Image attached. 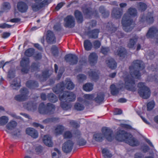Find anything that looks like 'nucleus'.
Masks as SVG:
<instances>
[{"mask_svg":"<svg viewBox=\"0 0 158 158\" xmlns=\"http://www.w3.org/2000/svg\"><path fill=\"white\" fill-rule=\"evenodd\" d=\"M48 70H46L43 72L41 77L44 78L43 79L44 80L50 76L48 74Z\"/></svg>","mask_w":158,"mask_h":158,"instance_id":"864d4df0","label":"nucleus"},{"mask_svg":"<svg viewBox=\"0 0 158 158\" xmlns=\"http://www.w3.org/2000/svg\"><path fill=\"white\" fill-rule=\"evenodd\" d=\"M3 6V9L5 10L9 9L10 7V4L7 2L4 3Z\"/></svg>","mask_w":158,"mask_h":158,"instance_id":"13d9d810","label":"nucleus"},{"mask_svg":"<svg viewBox=\"0 0 158 158\" xmlns=\"http://www.w3.org/2000/svg\"><path fill=\"white\" fill-rule=\"evenodd\" d=\"M106 62L107 66L111 69H114L117 67V63L112 58H108L106 60Z\"/></svg>","mask_w":158,"mask_h":158,"instance_id":"aec40b11","label":"nucleus"},{"mask_svg":"<svg viewBox=\"0 0 158 158\" xmlns=\"http://www.w3.org/2000/svg\"><path fill=\"white\" fill-rule=\"evenodd\" d=\"M147 8V5L143 3H140L139 7V9L141 11H144Z\"/></svg>","mask_w":158,"mask_h":158,"instance_id":"de8ad7c7","label":"nucleus"},{"mask_svg":"<svg viewBox=\"0 0 158 158\" xmlns=\"http://www.w3.org/2000/svg\"><path fill=\"white\" fill-rule=\"evenodd\" d=\"M29 59L28 58L24 57L23 58L20 62L21 66L22 67V71L24 73H27L29 69Z\"/></svg>","mask_w":158,"mask_h":158,"instance_id":"9b49d317","label":"nucleus"},{"mask_svg":"<svg viewBox=\"0 0 158 158\" xmlns=\"http://www.w3.org/2000/svg\"><path fill=\"white\" fill-rule=\"evenodd\" d=\"M11 27V25L7 24L6 23L0 25V28H9Z\"/></svg>","mask_w":158,"mask_h":158,"instance_id":"680f3d73","label":"nucleus"},{"mask_svg":"<svg viewBox=\"0 0 158 158\" xmlns=\"http://www.w3.org/2000/svg\"><path fill=\"white\" fill-rule=\"evenodd\" d=\"M75 109L77 110H81L84 109L83 105L78 103H76L74 106Z\"/></svg>","mask_w":158,"mask_h":158,"instance_id":"37998d69","label":"nucleus"},{"mask_svg":"<svg viewBox=\"0 0 158 158\" xmlns=\"http://www.w3.org/2000/svg\"><path fill=\"white\" fill-rule=\"evenodd\" d=\"M154 105L155 103L154 101H151L148 102L147 105V110H151L154 108Z\"/></svg>","mask_w":158,"mask_h":158,"instance_id":"49530a36","label":"nucleus"},{"mask_svg":"<svg viewBox=\"0 0 158 158\" xmlns=\"http://www.w3.org/2000/svg\"><path fill=\"white\" fill-rule=\"evenodd\" d=\"M64 26L65 27L71 28L74 27L75 26V19L72 16L69 15L67 16L64 18Z\"/></svg>","mask_w":158,"mask_h":158,"instance_id":"6e6552de","label":"nucleus"},{"mask_svg":"<svg viewBox=\"0 0 158 158\" xmlns=\"http://www.w3.org/2000/svg\"><path fill=\"white\" fill-rule=\"evenodd\" d=\"M55 37L53 32L51 31H48L46 40H55Z\"/></svg>","mask_w":158,"mask_h":158,"instance_id":"ea45409f","label":"nucleus"},{"mask_svg":"<svg viewBox=\"0 0 158 158\" xmlns=\"http://www.w3.org/2000/svg\"><path fill=\"white\" fill-rule=\"evenodd\" d=\"M20 92L21 94L16 96L15 97V99L19 101H22L25 100L27 98L28 93L27 90L26 88H24L21 89Z\"/></svg>","mask_w":158,"mask_h":158,"instance_id":"f8f14e48","label":"nucleus"},{"mask_svg":"<svg viewBox=\"0 0 158 158\" xmlns=\"http://www.w3.org/2000/svg\"><path fill=\"white\" fill-rule=\"evenodd\" d=\"M158 31L156 27L150 28L146 34L147 39H152L156 35H157Z\"/></svg>","mask_w":158,"mask_h":158,"instance_id":"6ab92c4d","label":"nucleus"},{"mask_svg":"<svg viewBox=\"0 0 158 158\" xmlns=\"http://www.w3.org/2000/svg\"><path fill=\"white\" fill-rule=\"evenodd\" d=\"M111 93L113 95H116L119 93L120 89L117 87L114 84L111 85L110 86Z\"/></svg>","mask_w":158,"mask_h":158,"instance_id":"473e14b6","label":"nucleus"},{"mask_svg":"<svg viewBox=\"0 0 158 158\" xmlns=\"http://www.w3.org/2000/svg\"><path fill=\"white\" fill-rule=\"evenodd\" d=\"M102 131L106 139L109 141H111L114 139L113 131L110 129L104 127L102 129Z\"/></svg>","mask_w":158,"mask_h":158,"instance_id":"1a4fd4ad","label":"nucleus"},{"mask_svg":"<svg viewBox=\"0 0 158 158\" xmlns=\"http://www.w3.org/2000/svg\"><path fill=\"white\" fill-rule=\"evenodd\" d=\"M65 84L62 82L58 84L57 86L53 88L54 92L56 94L61 92L65 87L68 89H72L74 87V85L70 79H67L65 80Z\"/></svg>","mask_w":158,"mask_h":158,"instance_id":"7ed1b4c3","label":"nucleus"},{"mask_svg":"<svg viewBox=\"0 0 158 158\" xmlns=\"http://www.w3.org/2000/svg\"><path fill=\"white\" fill-rule=\"evenodd\" d=\"M27 86L31 88H34L35 87H38L37 83L34 81H28L26 83Z\"/></svg>","mask_w":158,"mask_h":158,"instance_id":"58836bf2","label":"nucleus"},{"mask_svg":"<svg viewBox=\"0 0 158 158\" xmlns=\"http://www.w3.org/2000/svg\"><path fill=\"white\" fill-rule=\"evenodd\" d=\"M110 51L108 48H102L101 49V52L104 55H106Z\"/></svg>","mask_w":158,"mask_h":158,"instance_id":"5fc2aeb1","label":"nucleus"},{"mask_svg":"<svg viewBox=\"0 0 158 158\" xmlns=\"http://www.w3.org/2000/svg\"><path fill=\"white\" fill-rule=\"evenodd\" d=\"M74 15L78 23H81L83 21V17L81 12L78 10L74 12Z\"/></svg>","mask_w":158,"mask_h":158,"instance_id":"b1692460","label":"nucleus"},{"mask_svg":"<svg viewBox=\"0 0 158 158\" xmlns=\"http://www.w3.org/2000/svg\"><path fill=\"white\" fill-rule=\"evenodd\" d=\"M116 133L115 139L116 140L121 142H126L128 137H131V134L128 133L124 130L118 129Z\"/></svg>","mask_w":158,"mask_h":158,"instance_id":"0eeeda50","label":"nucleus"},{"mask_svg":"<svg viewBox=\"0 0 158 158\" xmlns=\"http://www.w3.org/2000/svg\"><path fill=\"white\" fill-rule=\"evenodd\" d=\"M34 52V50L33 49L30 48L25 51L24 54L27 56H31L32 55Z\"/></svg>","mask_w":158,"mask_h":158,"instance_id":"79ce46f5","label":"nucleus"},{"mask_svg":"<svg viewBox=\"0 0 158 158\" xmlns=\"http://www.w3.org/2000/svg\"><path fill=\"white\" fill-rule=\"evenodd\" d=\"M9 121L8 118L5 116H3L0 117V126H4Z\"/></svg>","mask_w":158,"mask_h":158,"instance_id":"e433bc0d","label":"nucleus"},{"mask_svg":"<svg viewBox=\"0 0 158 158\" xmlns=\"http://www.w3.org/2000/svg\"><path fill=\"white\" fill-rule=\"evenodd\" d=\"M93 88V85L90 83H87L84 85L83 86V89L88 92L91 91Z\"/></svg>","mask_w":158,"mask_h":158,"instance_id":"4c0bfd02","label":"nucleus"},{"mask_svg":"<svg viewBox=\"0 0 158 158\" xmlns=\"http://www.w3.org/2000/svg\"><path fill=\"white\" fill-rule=\"evenodd\" d=\"M123 14V10L118 7L114 8L112 10L111 15L112 17L116 19L121 18Z\"/></svg>","mask_w":158,"mask_h":158,"instance_id":"2eb2a0df","label":"nucleus"},{"mask_svg":"<svg viewBox=\"0 0 158 158\" xmlns=\"http://www.w3.org/2000/svg\"><path fill=\"white\" fill-rule=\"evenodd\" d=\"M136 43V42L134 40H130L127 44V47L130 48L134 49L135 48V45Z\"/></svg>","mask_w":158,"mask_h":158,"instance_id":"c03bdc74","label":"nucleus"},{"mask_svg":"<svg viewBox=\"0 0 158 158\" xmlns=\"http://www.w3.org/2000/svg\"><path fill=\"white\" fill-rule=\"evenodd\" d=\"M64 130V127L61 125H59L55 128V132L56 135L61 134Z\"/></svg>","mask_w":158,"mask_h":158,"instance_id":"c9c22d12","label":"nucleus"},{"mask_svg":"<svg viewBox=\"0 0 158 158\" xmlns=\"http://www.w3.org/2000/svg\"><path fill=\"white\" fill-rule=\"evenodd\" d=\"M114 53L115 55L118 56L121 58L123 59L127 55V52L126 49L122 47L118 48Z\"/></svg>","mask_w":158,"mask_h":158,"instance_id":"a211bd4d","label":"nucleus"},{"mask_svg":"<svg viewBox=\"0 0 158 158\" xmlns=\"http://www.w3.org/2000/svg\"><path fill=\"white\" fill-rule=\"evenodd\" d=\"M23 106L28 110L34 111L36 109L37 106L31 103L24 104Z\"/></svg>","mask_w":158,"mask_h":158,"instance_id":"f704fd0d","label":"nucleus"},{"mask_svg":"<svg viewBox=\"0 0 158 158\" xmlns=\"http://www.w3.org/2000/svg\"><path fill=\"white\" fill-rule=\"evenodd\" d=\"M98 29H94L89 32L88 35L90 38L96 39L98 37Z\"/></svg>","mask_w":158,"mask_h":158,"instance_id":"c756f323","label":"nucleus"},{"mask_svg":"<svg viewBox=\"0 0 158 158\" xmlns=\"http://www.w3.org/2000/svg\"><path fill=\"white\" fill-rule=\"evenodd\" d=\"M103 26L102 29L110 34L114 33L117 30V27H116L114 24L111 22L104 24Z\"/></svg>","mask_w":158,"mask_h":158,"instance_id":"ddd939ff","label":"nucleus"},{"mask_svg":"<svg viewBox=\"0 0 158 158\" xmlns=\"http://www.w3.org/2000/svg\"><path fill=\"white\" fill-rule=\"evenodd\" d=\"M64 4V3L63 2H61L58 3L55 7V9L58 10H59Z\"/></svg>","mask_w":158,"mask_h":158,"instance_id":"e2e57ef3","label":"nucleus"},{"mask_svg":"<svg viewBox=\"0 0 158 158\" xmlns=\"http://www.w3.org/2000/svg\"><path fill=\"white\" fill-rule=\"evenodd\" d=\"M84 46L85 50L87 51L91 50L92 47V44L89 40H85Z\"/></svg>","mask_w":158,"mask_h":158,"instance_id":"72a5a7b5","label":"nucleus"},{"mask_svg":"<svg viewBox=\"0 0 158 158\" xmlns=\"http://www.w3.org/2000/svg\"><path fill=\"white\" fill-rule=\"evenodd\" d=\"M84 97V98L86 100H92L94 98H95L94 100L97 102H98L99 101V96L98 94L96 95L95 94H85Z\"/></svg>","mask_w":158,"mask_h":158,"instance_id":"bb28decb","label":"nucleus"},{"mask_svg":"<svg viewBox=\"0 0 158 158\" xmlns=\"http://www.w3.org/2000/svg\"><path fill=\"white\" fill-rule=\"evenodd\" d=\"M27 134L30 135L33 138H36L38 136V133L35 129L31 128H28L26 129Z\"/></svg>","mask_w":158,"mask_h":158,"instance_id":"5701e85b","label":"nucleus"},{"mask_svg":"<svg viewBox=\"0 0 158 158\" xmlns=\"http://www.w3.org/2000/svg\"><path fill=\"white\" fill-rule=\"evenodd\" d=\"M51 51L54 55H56L58 54V50L57 47L56 46H53L51 49Z\"/></svg>","mask_w":158,"mask_h":158,"instance_id":"6e6d98bb","label":"nucleus"},{"mask_svg":"<svg viewBox=\"0 0 158 158\" xmlns=\"http://www.w3.org/2000/svg\"><path fill=\"white\" fill-rule=\"evenodd\" d=\"M98 56L95 52L90 53L88 57L89 61L91 64H94L97 62Z\"/></svg>","mask_w":158,"mask_h":158,"instance_id":"a878e982","label":"nucleus"},{"mask_svg":"<svg viewBox=\"0 0 158 158\" xmlns=\"http://www.w3.org/2000/svg\"><path fill=\"white\" fill-rule=\"evenodd\" d=\"M72 136V134L69 131H66L65 132L64 135V138H70Z\"/></svg>","mask_w":158,"mask_h":158,"instance_id":"603ef678","label":"nucleus"},{"mask_svg":"<svg viewBox=\"0 0 158 158\" xmlns=\"http://www.w3.org/2000/svg\"><path fill=\"white\" fill-rule=\"evenodd\" d=\"M83 11L84 14L90 16L92 14L91 9L90 8L84 9Z\"/></svg>","mask_w":158,"mask_h":158,"instance_id":"a18cd8bd","label":"nucleus"},{"mask_svg":"<svg viewBox=\"0 0 158 158\" xmlns=\"http://www.w3.org/2000/svg\"><path fill=\"white\" fill-rule=\"evenodd\" d=\"M64 58L66 62H69L71 65L76 64L78 61L77 56L76 55L72 54L66 55L65 56Z\"/></svg>","mask_w":158,"mask_h":158,"instance_id":"9d476101","label":"nucleus"},{"mask_svg":"<svg viewBox=\"0 0 158 158\" xmlns=\"http://www.w3.org/2000/svg\"><path fill=\"white\" fill-rule=\"evenodd\" d=\"M17 7L18 10L21 12H25L28 9L27 5L25 2H22L18 3Z\"/></svg>","mask_w":158,"mask_h":158,"instance_id":"4be33fe9","label":"nucleus"},{"mask_svg":"<svg viewBox=\"0 0 158 158\" xmlns=\"http://www.w3.org/2000/svg\"><path fill=\"white\" fill-rule=\"evenodd\" d=\"M70 125L75 128L78 127H79V124L73 120H71L70 122Z\"/></svg>","mask_w":158,"mask_h":158,"instance_id":"4d7b16f0","label":"nucleus"},{"mask_svg":"<svg viewBox=\"0 0 158 158\" xmlns=\"http://www.w3.org/2000/svg\"><path fill=\"white\" fill-rule=\"evenodd\" d=\"M43 141L46 146L49 147H52L53 146L51 137L48 135H46L44 136Z\"/></svg>","mask_w":158,"mask_h":158,"instance_id":"393cba45","label":"nucleus"},{"mask_svg":"<svg viewBox=\"0 0 158 158\" xmlns=\"http://www.w3.org/2000/svg\"><path fill=\"white\" fill-rule=\"evenodd\" d=\"M114 112L115 115L120 114L122 113V110L120 109H115Z\"/></svg>","mask_w":158,"mask_h":158,"instance_id":"bf43d9fd","label":"nucleus"},{"mask_svg":"<svg viewBox=\"0 0 158 158\" xmlns=\"http://www.w3.org/2000/svg\"><path fill=\"white\" fill-rule=\"evenodd\" d=\"M73 145V143L70 140H69L65 142L63 144L62 149L65 153H69L71 151Z\"/></svg>","mask_w":158,"mask_h":158,"instance_id":"dca6fc26","label":"nucleus"},{"mask_svg":"<svg viewBox=\"0 0 158 158\" xmlns=\"http://www.w3.org/2000/svg\"><path fill=\"white\" fill-rule=\"evenodd\" d=\"M86 143V141L84 139H81L79 142V144L80 146L85 145Z\"/></svg>","mask_w":158,"mask_h":158,"instance_id":"338daca9","label":"nucleus"},{"mask_svg":"<svg viewBox=\"0 0 158 158\" xmlns=\"http://www.w3.org/2000/svg\"><path fill=\"white\" fill-rule=\"evenodd\" d=\"M49 100L53 102H55L57 100V97L53 94L51 93L48 95Z\"/></svg>","mask_w":158,"mask_h":158,"instance_id":"a19ab883","label":"nucleus"},{"mask_svg":"<svg viewBox=\"0 0 158 158\" xmlns=\"http://www.w3.org/2000/svg\"><path fill=\"white\" fill-rule=\"evenodd\" d=\"M31 5V7L32 10L34 11H37L42 7H44L45 5L48 4V2L47 0H44L40 3H37V2Z\"/></svg>","mask_w":158,"mask_h":158,"instance_id":"4468645a","label":"nucleus"},{"mask_svg":"<svg viewBox=\"0 0 158 158\" xmlns=\"http://www.w3.org/2000/svg\"><path fill=\"white\" fill-rule=\"evenodd\" d=\"M125 143L132 146H137L139 144V141L133 137L131 135V137L127 138Z\"/></svg>","mask_w":158,"mask_h":158,"instance_id":"412c9836","label":"nucleus"},{"mask_svg":"<svg viewBox=\"0 0 158 158\" xmlns=\"http://www.w3.org/2000/svg\"><path fill=\"white\" fill-rule=\"evenodd\" d=\"M20 86V81L19 78L15 79L10 82V86L13 89H17Z\"/></svg>","mask_w":158,"mask_h":158,"instance_id":"cd10ccee","label":"nucleus"},{"mask_svg":"<svg viewBox=\"0 0 158 158\" xmlns=\"http://www.w3.org/2000/svg\"><path fill=\"white\" fill-rule=\"evenodd\" d=\"M99 141V133L98 132H95L93 135V142L94 143L95 141L98 142Z\"/></svg>","mask_w":158,"mask_h":158,"instance_id":"09e8293b","label":"nucleus"},{"mask_svg":"<svg viewBox=\"0 0 158 158\" xmlns=\"http://www.w3.org/2000/svg\"><path fill=\"white\" fill-rule=\"evenodd\" d=\"M116 35L118 37V39L123 38L124 36V34L121 31H118L116 34Z\"/></svg>","mask_w":158,"mask_h":158,"instance_id":"0e129e2a","label":"nucleus"},{"mask_svg":"<svg viewBox=\"0 0 158 158\" xmlns=\"http://www.w3.org/2000/svg\"><path fill=\"white\" fill-rule=\"evenodd\" d=\"M58 119L55 118H48L44 120L43 122L44 123H48L56 121Z\"/></svg>","mask_w":158,"mask_h":158,"instance_id":"8fccbe9b","label":"nucleus"},{"mask_svg":"<svg viewBox=\"0 0 158 158\" xmlns=\"http://www.w3.org/2000/svg\"><path fill=\"white\" fill-rule=\"evenodd\" d=\"M140 21L142 22H146L148 24L152 23L154 21L153 18L151 13H148L145 16L142 15L140 16Z\"/></svg>","mask_w":158,"mask_h":158,"instance_id":"f3484780","label":"nucleus"},{"mask_svg":"<svg viewBox=\"0 0 158 158\" xmlns=\"http://www.w3.org/2000/svg\"><path fill=\"white\" fill-rule=\"evenodd\" d=\"M138 87L139 88L138 93L141 97L144 99H148L150 97L151 93L150 90L144 83H139Z\"/></svg>","mask_w":158,"mask_h":158,"instance_id":"39448f33","label":"nucleus"},{"mask_svg":"<svg viewBox=\"0 0 158 158\" xmlns=\"http://www.w3.org/2000/svg\"><path fill=\"white\" fill-rule=\"evenodd\" d=\"M59 99L61 101L60 106L64 110H67L70 109L71 105L67 103L68 101H73L75 100L76 95L72 92H65L63 94L59 96Z\"/></svg>","mask_w":158,"mask_h":158,"instance_id":"f03ea898","label":"nucleus"},{"mask_svg":"<svg viewBox=\"0 0 158 158\" xmlns=\"http://www.w3.org/2000/svg\"><path fill=\"white\" fill-rule=\"evenodd\" d=\"M104 99V95L103 93H101L99 94V104L100 103L103 102Z\"/></svg>","mask_w":158,"mask_h":158,"instance_id":"052dcab7","label":"nucleus"},{"mask_svg":"<svg viewBox=\"0 0 158 158\" xmlns=\"http://www.w3.org/2000/svg\"><path fill=\"white\" fill-rule=\"evenodd\" d=\"M144 68L143 63L142 61L136 60L133 62L132 65L129 68L131 75L132 77L129 75L124 78L125 88L133 92L136 91V85L133 78H139L141 76L139 71Z\"/></svg>","mask_w":158,"mask_h":158,"instance_id":"f257e3e1","label":"nucleus"},{"mask_svg":"<svg viewBox=\"0 0 158 158\" xmlns=\"http://www.w3.org/2000/svg\"><path fill=\"white\" fill-rule=\"evenodd\" d=\"M143 155L140 153H137L135 155V158H143Z\"/></svg>","mask_w":158,"mask_h":158,"instance_id":"774afa93","label":"nucleus"},{"mask_svg":"<svg viewBox=\"0 0 158 158\" xmlns=\"http://www.w3.org/2000/svg\"><path fill=\"white\" fill-rule=\"evenodd\" d=\"M33 126L35 127H40L41 129H43L44 128V127L43 126L37 123H33Z\"/></svg>","mask_w":158,"mask_h":158,"instance_id":"69168bd1","label":"nucleus"},{"mask_svg":"<svg viewBox=\"0 0 158 158\" xmlns=\"http://www.w3.org/2000/svg\"><path fill=\"white\" fill-rule=\"evenodd\" d=\"M17 125V123L16 122L12 121L9 122L6 125V127L8 130L6 131L7 132H9V130H11L14 129L16 126Z\"/></svg>","mask_w":158,"mask_h":158,"instance_id":"7c9ffc66","label":"nucleus"},{"mask_svg":"<svg viewBox=\"0 0 158 158\" xmlns=\"http://www.w3.org/2000/svg\"><path fill=\"white\" fill-rule=\"evenodd\" d=\"M54 110L55 106L51 103H48L47 107H45L44 103H41L39 108V111L41 114H52L53 113Z\"/></svg>","mask_w":158,"mask_h":158,"instance_id":"423d86ee","label":"nucleus"},{"mask_svg":"<svg viewBox=\"0 0 158 158\" xmlns=\"http://www.w3.org/2000/svg\"><path fill=\"white\" fill-rule=\"evenodd\" d=\"M126 13H127L129 16L135 17L137 15V12L136 9L135 8L130 7Z\"/></svg>","mask_w":158,"mask_h":158,"instance_id":"2f4dec72","label":"nucleus"},{"mask_svg":"<svg viewBox=\"0 0 158 158\" xmlns=\"http://www.w3.org/2000/svg\"><path fill=\"white\" fill-rule=\"evenodd\" d=\"M99 12L101 13L103 18L108 17L110 15V12L109 10H106L105 7L102 6L99 7Z\"/></svg>","mask_w":158,"mask_h":158,"instance_id":"c85d7f7f","label":"nucleus"},{"mask_svg":"<svg viewBox=\"0 0 158 158\" xmlns=\"http://www.w3.org/2000/svg\"><path fill=\"white\" fill-rule=\"evenodd\" d=\"M133 23L132 19L127 13H125L123 16L121 20V23L123 29L126 32L131 31L133 29L131 26Z\"/></svg>","mask_w":158,"mask_h":158,"instance_id":"20e7f679","label":"nucleus"},{"mask_svg":"<svg viewBox=\"0 0 158 158\" xmlns=\"http://www.w3.org/2000/svg\"><path fill=\"white\" fill-rule=\"evenodd\" d=\"M77 78L80 82L85 80L86 78V76L83 74H79L77 76Z\"/></svg>","mask_w":158,"mask_h":158,"instance_id":"3c124183","label":"nucleus"}]
</instances>
